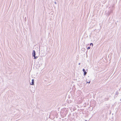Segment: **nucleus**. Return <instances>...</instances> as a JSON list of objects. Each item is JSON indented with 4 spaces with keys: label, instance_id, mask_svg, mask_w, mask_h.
<instances>
[{
    "label": "nucleus",
    "instance_id": "6e6552de",
    "mask_svg": "<svg viewBox=\"0 0 121 121\" xmlns=\"http://www.w3.org/2000/svg\"><path fill=\"white\" fill-rule=\"evenodd\" d=\"M118 93H118V92L117 91L116 92L115 94L116 95H118Z\"/></svg>",
    "mask_w": 121,
    "mask_h": 121
},
{
    "label": "nucleus",
    "instance_id": "7ed1b4c3",
    "mask_svg": "<svg viewBox=\"0 0 121 121\" xmlns=\"http://www.w3.org/2000/svg\"><path fill=\"white\" fill-rule=\"evenodd\" d=\"M60 113H67V112H66V109H62L60 112Z\"/></svg>",
    "mask_w": 121,
    "mask_h": 121
},
{
    "label": "nucleus",
    "instance_id": "dca6fc26",
    "mask_svg": "<svg viewBox=\"0 0 121 121\" xmlns=\"http://www.w3.org/2000/svg\"><path fill=\"white\" fill-rule=\"evenodd\" d=\"M111 112H110V114H111Z\"/></svg>",
    "mask_w": 121,
    "mask_h": 121
},
{
    "label": "nucleus",
    "instance_id": "1a4fd4ad",
    "mask_svg": "<svg viewBox=\"0 0 121 121\" xmlns=\"http://www.w3.org/2000/svg\"><path fill=\"white\" fill-rule=\"evenodd\" d=\"M90 45L91 46L92 45V46H93V44L92 43H91L90 44Z\"/></svg>",
    "mask_w": 121,
    "mask_h": 121
},
{
    "label": "nucleus",
    "instance_id": "ddd939ff",
    "mask_svg": "<svg viewBox=\"0 0 121 121\" xmlns=\"http://www.w3.org/2000/svg\"><path fill=\"white\" fill-rule=\"evenodd\" d=\"M90 81H89V82H88V83H90Z\"/></svg>",
    "mask_w": 121,
    "mask_h": 121
},
{
    "label": "nucleus",
    "instance_id": "20e7f679",
    "mask_svg": "<svg viewBox=\"0 0 121 121\" xmlns=\"http://www.w3.org/2000/svg\"><path fill=\"white\" fill-rule=\"evenodd\" d=\"M109 99V98L108 97L107 98H105L104 99L102 100L101 101L102 102H103L104 101H108Z\"/></svg>",
    "mask_w": 121,
    "mask_h": 121
},
{
    "label": "nucleus",
    "instance_id": "423d86ee",
    "mask_svg": "<svg viewBox=\"0 0 121 121\" xmlns=\"http://www.w3.org/2000/svg\"><path fill=\"white\" fill-rule=\"evenodd\" d=\"M34 79H32L31 84L30 83L31 85H34Z\"/></svg>",
    "mask_w": 121,
    "mask_h": 121
},
{
    "label": "nucleus",
    "instance_id": "f03ea898",
    "mask_svg": "<svg viewBox=\"0 0 121 121\" xmlns=\"http://www.w3.org/2000/svg\"><path fill=\"white\" fill-rule=\"evenodd\" d=\"M32 56L33 57H34V59H36L38 58V56H36V53L35 51L33 50L32 53Z\"/></svg>",
    "mask_w": 121,
    "mask_h": 121
},
{
    "label": "nucleus",
    "instance_id": "f8f14e48",
    "mask_svg": "<svg viewBox=\"0 0 121 121\" xmlns=\"http://www.w3.org/2000/svg\"><path fill=\"white\" fill-rule=\"evenodd\" d=\"M54 3L55 4H56L57 3L56 1L54 2Z\"/></svg>",
    "mask_w": 121,
    "mask_h": 121
},
{
    "label": "nucleus",
    "instance_id": "9d476101",
    "mask_svg": "<svg viewBox=\"0 0 121 121\" xmlns=\"http://www.w3.org/2000/svg\"><path fill=\"white\" fill-rule=\"evenodd\" d=\"M90 48V47H88L87 48V49H89Z\"/></svg>",
    "mask_w": 121,
    "mask_h": 121
},
{
    "label": "nucleus",
    "instance_id": "4468645a",
    "mask_svg": "<svg viewBox=\"0 0 121 121\" xmlns=\"http://www.w3.org/2000/svg\"><path fill=\"white\" fill-rule=\"evenodd\" d=\"M78 65H80V63H79V64H78Z\"/></svg>",
    "mask_w": 121,
    "mask_h": 121
},
{
    "label": "nucleus",
    "instance_id": "39448f33",
    "mask_svg": "<svg viewBox=\"0 0 121 121\" xmlns=\"http://www.w3.org/2000/svg\"><path fill=\"white\" fill-rule=\"evenodd\" d=\"M82 70L84 72V75L85 76L87 73L86 72V71L85 69H83Z\"/></svg>",
    "mask_w": 121,
    "mask_h": 121
},
{
    "label": "nucleus",
    "instance_id": "0eeeda50",
    "mask_svg": "<svg viewBox=\"0 0 121 121\" xmlns=\"http://www.w3.org/2000/svg\"><path fill=\"white\" fill-rule=\"evenodd\" d=\"M83 105L84 107H86V102L84 103V104H83Z\"/></svg>",
    "mask_w": 121,
    "mask_h": 121
},
{
    "label": "nucleus",
    "instance_id": "2eb2a0df",
    "mask_svg": "<svg viewBox=\"0 0 121 121\" xmlns=\"http://www.w3.org/2000/svg\"><path fill=\"white\" fill-rule=\"evenodd\" d=\"M50 116H51V115H50L49 116V117H50Z\"/></svg>",
    "mask_w": 121,
    "mask_h": 121
},
{
    "label": "nucleus",
    "instance_id": "f3484780",
    "mask_svg": "<svg viewBox=\"0 0 121 121\" xmlns=\"http://www.w3.org/2000/svg\"><path fill=\"white\" fill-rule=\"evenodd\" d=\"M120 101H121V99H120Z\"/></svg>",
    "mask_w": 121,
    "mask_h": 121
},
{
    "label": "nucleus",
    "instance_id": "9b49d317",
    "mask_svg": "<svg viewBox=\"0 0 121 121\" xmlns=\"http://www.w3.org/2000/svg\"><path fill=\"white\" fill-rule=\"evenodd\" d=\"M82 51H84L85 50V49L84 48H82Z\"/></svg>",
    "mask_w": 121,
    "mask_h": 121
},
{
    "label": "nucleus",
    "instance_id": "f257e3e1",
    "mask_svg": "<svg viewBox=\"0 0 121 121\" xmlns=\"http://www.w3.org/2000/svg\"><path fill=\"white\" fill-rule=\"evenodd\" d=\"M109 108L110 106L108 104H105L104 107V109L103 110V111H107Z\"/></svg>",
    "mask_w": 121,
    "mask_h": 121
}]
</instances>
